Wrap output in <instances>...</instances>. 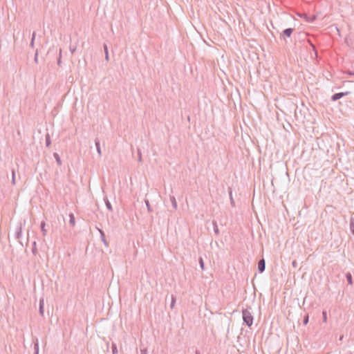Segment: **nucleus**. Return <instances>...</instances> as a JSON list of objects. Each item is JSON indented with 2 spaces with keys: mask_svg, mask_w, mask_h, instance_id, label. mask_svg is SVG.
<instances>
[{
  "mask_svg": "<svg viewBox=\"0 0 354 354\" xmlns=\"http://www.w3.org/2000/svg\"><path fill=\"white\" fill-rule=\"evenodd\" d=\"M230 196L231 204H232V205H234V200H233V198H232V192H231V191L230 192Z\"/></svg>",
  "mask_w": 354,
  "mask_h": 354,
  "instance_id": "31",
  "label": "nucleus"
},
{
  "mask_svg": "<svg viewBox=\"0 0 354 354\" xmlns=\"http://www.w3.org/2000/svg\"><path fill=\"white\" fill-rule=\"evenodd\" d=\"M69 223L71 226H74L75 224V216H74V214L73 213H71L69 214Z\"/></svg>",
  "mask_w": 354,
  "mask_h": 354,
  "instance_id": "9",
  "label": "nucleus"
},
{
  "mask_svg": "<svg viewBox=\"0 0 354 354\" xmlns=\"http://www.w3.org/2000/svg\"><path fill=\"white\" fill-rule=\"evenodd\" d=\"M32 252L34 255H36V254L37 253V247H36V242L34 241L33 243H32Z\"/></svg>",
  "mask_w": 354,
  "mask_h": 354,
  "instance_id": "19",
  "label": "nucleus"
},
{
  "mask_svg": "<svg viewBox=\"0 0 354 354\" xmlns=\"http://www.w3.org/2000/svg\"><path fill=\"white\" fill-rule=\"evenodd\" d=\"M39 353V346H38V343H36L35 344V354H38Z\"/></svg>",
  "mask_w": 354,
  "mask_h": 354,
  "instance_id": "27",
  "label": "nucleus"
},
{
  "mask_svg": "<svg viewBox=\"0 0 354 354\" xmlns=\"http://www.w3.org/2000/svg\"><path fill=\"white\" fill-rule=\"evenodd\" d=\"M199 264H200V267H201V270H203L205 269V264H204V261H203V259L202 257L199 258Z\"/></svg>",
  "mask_w": 354,
  "mask_h": 354,
  "instance_id": "21",
  "label": "nucleus"
},
{
  "mask_svg": "<svg viewBox=\"0 0 354 354\" xmlns=\"http://www.w3.org/2000/svg\"><path fill=\"white\" fill-rule=\"evenodd\" d=\"M212 225H213V227H214V233H215L216 235H218V234H219V230H218V225H217L216 221H213V222H212Z\"/></svg>",
  "mask_w": 354,
  "mask_h": 354,
  "instance_id": "11",
  "label": "nucleus"
},
{
  "mask_svg": "<svg viewBox=\"0 0 354 354\" xmlns=\"http://www.w3.org/2000/svg\"><path fill=\"white\" fill-rule=\"evenodd\" d=\"M348 73L349 75H354V72L348 71Z\"/></svg>",
  "mask_w": 354,
  "mask_h": 354,
  "instance_id": "39",
  "label": "nucleus"
},
{
  "mask_svg": "<svg viewBox=\"0 0 354 354\" xmlns=\"http://www.w3.org/2000/svg\"><path fill=\"white\" fill-rule=\"evenodd\" d=\"M70 50H71V53H73L74 51L75 50V48H72L71 47H70Z\"/></svg>",
  "mask_w": 354,
  "mask_h": 354,
  "instance_id": "37",
  "label": "nucleus"
},
{
  "mask_svg": "<svg viewBox=\"0 0 354 354\" xmlns=\"http://www.w3.org/2000/svg\"><path fill=\"white\" fill-rule=\"evenodd\" d=\"M34 60H35V62H38V52H37V50H36V53H35V57H34Z\"/></svg>",
  "mask_w": 354,
  "mask_h": 354,
  "instance_id": "30",
  "label": "nucleus"
},
{
  "mask_svg": "<svg viewBox=\"0 0 354 354\" xmlns=\"http://www.w3.org/2000/svg\"><path fill=\"white\" fill-rule=\"evenodd\" d=\"M170 201L171 202L172 207L174 209H176L178 207L177 202L176 198L174 196H170Z\"/></svg>",
  "mask_w": 354,
  "mask_h": 354,
  "instance_id": "8",
  "label": "nucleus"
},
{
  "mask_svg": "<svg viewBox=\"0 0 354 354\" xmlns=\"http://www.w3.org/2000/svg\"><path fill=\"white\" fill-rule=\"evenodd\" d=\"M45 226H46V223L44 221H42L41 223V225H40V227H41V230L42 232V234L43 236H46V233H47V231L45 228Z\"/></svg>",
  "mask_w": 354,
  "mask_h": 354,
  "instance_id": "12",
  "label": "nucleus"
},
{
  "mask_svg": "<svg viewBox=\"0 0 354 354\" xmlns=\"http://www.w3.org/2000/svg\"><path fill=\"white\" fill-rule=\"evenodd\" d=\"M138 161L140 162H142V153H141V150L140 149H138Z\"/></svg>",
  "mask_w": 354,
  "mask_h": 354,
  "instance_id": "25",
  "label": "nucleus"
},
{
  "mask_svg": "<svg viewBox=\"0 0 354 354\" xmlns=\"http://www.w3.org/2000/svg\"><path fill=\"white\" fill-rule=\"evenodd\" d=\"M303 322H304V325H306L308 324V315L304 317Z\"/></svg>",
  "mask_w": 354,
  "mask_h": 354,
  "instance_id": "28",
  "label": "nucleus"
},
{
  "mask_svg": "<svg viewBox=\"0 0 354 354\" xmlns=\"http://www.w3.org/2000/svg\"><path fill=\"white\" fill-rule=\"evenodd\" d=\"M12 184L15 185L16 184L15 181V171L14 169H12Z\"/></svg>",
  "mask_w": 354,
  "mask_h": 354,
  "instance_id": "18",
  "label": "nucleus"
},
{
  "mask_svg": "<svg viewBox=\"0 0 354 354\" xmlns=\"http://www.w3.org/2000/svg\"><path fill=\"white\" fill-rule=\"evenodd\" d=\"M346 280L348 281V283L350 284V285H352L353 284V279H352V274H351V272H347L346 274Z\"/></svg>",
  "mask_w": 354,
  "mask_h": 354,
  "instance_id": "13",
  "label": "nucleus"
},
{
  "mask_svg": "<svg viewBox=\"0 0 354 354\" xmlns=\"http://www.w3.org/2000/svg\"><path fill=\"white\" fill-rule=\"evenodd\" d=\"M104 53H105V59L106 60H109V52H108V48H107V46L106 44L104 45Z\"/></svg>",
  "mask_w": 354,
  "mask_h": 354,
  "instance_id": "20",
  "label": "nucleus"
},
{
  "mask_svg": "<svg viewBox=\"0 0 354 354\" xmlns=\"http://www.w3.org/2000/svg\"><path fill=\"white\" fill-rule=\"evenodd\" d=\"M350 230L354 235V218L353 216H351L350 219Z\"/></svg>",
  "mask_w": 354,
  "mask_h": 354,
  "instance_id": "14",
  "label": "nucleus"
},
{
  "mask_svg": "<svg viewBox=\"0 0 354 354\" xmlns=\"http://www.w3.org/2000/svg\"><path fill=\"white\" fill-rule=\"evenodd\" d=\"M111 348H112L113 354H116L118 353V348H117V346L115 344H114V343L112 344Z\"/></svg>",
  "mask_w": 354,
  "mask_h": 354,
  "instance_id": "22",
  "label": "nucleus"
},
{
  "mask_svg": "<svg viewBox=\"0 0 354 354\" xmlns=\"http://www.w3.org/2000/svg\"><path fill=\"white\" fill-rule=\"evenodd\" d=\"M60 52H62V51L60 50ZM60 64H61V53H59V57L57 60V64L60 65Z\"/></svg>",
  "mask_w": 354,
  "mask_h": 354,
  "instance_id": "33",
  "label": "nucleus"
},
{
  "mask_svg": "<svg viewBox=\"0 0 354 354\" xmlns=\"http://www.w3.org/2000/svg\"><path fill=\"white\" fill-rule=\"evenodd\" d=\"M104 201H105V204H106V208L109 210L112 211L113 210L112 205H111V203L109 202V201L106 198L104 199Z\"/></svg>",
  "mask_w": 354,
  "mask_h": 354,
  "instance_id": "16",
  "label": "nucleus"
},
{
  "mask_svg": "<svg viewBox=\"0 0 354 354\" xmlns=\"http://www.w3.org/2000/svg\"><path fill=\"white\" fill-rule=\"evenodd\" d=\"M53 156L55 159L56 160V162L59 166L62 165V160L61 158L57 153H54Z\"/></svg>",
  "mask_w": 354,
  "mask_h": 354,
  "instance_id": "10",
  "label": "nucleus"
},
{
  "mask_svg": "<svg viewBox=\"0 0 354 354\" xmlns=\"http://www.w3.org/2000/svg\"><path fill=\"white\" fill-rule=\"evenodd\" d=\"M19 230H21V228L19 229ZM20 233H21V231H19V232L17 233V238L19 237Z\"/></svg>",
  "mask_w": 354,
  "mask_h": 354,
  "instance_id": "38",
  "label": "nucleus"
},
{
  "mask_svg": "<svg viewBox=\"0 0 354 354\" xmlns=\"http://www.w3.org/2000/svg\"><path fill=\"white\" fill-rule=\"evenodd\" d=\"M176 303V297L174 295H171V302L170 304L171 308H173Z\"/></svg>",
  "mask_w": 354,
  "mask_h": 354,
  "instance_id": "24",
  "label": "nucleus"
},
{
  "mask_svg": "<svg viewBox=\"0 0 354 354\" xmlns=\"http://www.w3.org/2000/svg\"><path fill=\"white\" fill-rule=\"evenodd\" d=\"M44 299H41L40 301H39V306H43L44 307Z\"/></svg>",
  "mask_w": 354,
  "mask_h": 354,
  "instance_id": "32",
  "label": "nucleus"
},
{
  "mask_svg": "<svg viewBox=\"0 0 354 354\" xmlns=\"http://www.w3.org/2000/svg\"><path fill=\"white\" fill-rule=\"evenodd\" d=\"M350 93H351L350 91L335 93L331 96V100L333 102L337 101V100H339L340 98H342L346 95H348Z\"/></svg>",
  "mask_w": 354,
  "mask_h": 354,
  "instance_id": "2",
  "label": "nucleus"
},
{
  "mask_svg": "<svg viewBox=\"0 0 354 354\" xmlns=\"http://www.w3.org/2000/svg\"><path fill=\"white\" fill-rule=\"evenodd\" d=\"M292 266H293V267H297V261H292Z\"/></svg>",
  "mask_w": 354,
  "mask_h": 354,
  "instance_id": "36",
  "label": "nucleus"
},
{
  "mask_svg": "<svg viewBox=\"0 0 354 354\" xmlns=\"http://www.w3.org/2000/svg\"><path fill=\"white\" fill-rule=\"evenodd\" d=\"M95 144L97 151L98 154L100 156L102 154L100 143V140L97 138H96L95 140Z\"/></svg>",
  "mask_w": 354,
  "mask_h": 354,
  "instance_id": "7",
  "label": "nucleus"
},
{
  "mask_svg": "<svg viewBox=\"0 0 354 354\" xmlns=\"http://www.w3.org/2000/svg\"><path fill=\"white\" fill-rule=\"evenodd\" d=\"M141 354H147V350L146 348L142 349Z\"/></svg>",
  "mask_w": 354,
  "mask_h": 354,
  "instance_id": "34",
  "label": "nucleus"
},
{
  "mask_svg": "<svg viewBox=\"0 0 354 354\" xmlns=\"http://www.w3.org/2000/svg\"><path fill=\"white\" fill-rule=\"evenodd\" d=\"M266 269V261L264 259H261L258 262V270L260 273L264 272Z\"/></svg>",
  "mask_w": 354,
  "mask_h": 354,
  "instance_id": "3",
  "label": "nucleus"
},
{
  "mask_svg": "<svg viewBox=\"0 0 354 354\" xmlns=\"http://www.w3.org/2000/svg\"><path fill=\"white\" fill-rule=\"evenodd\" d=\"M39 314L41 315V316H44V307L43 306H39Z\"/></svg>",
  "mask_w": 354,
  "mask_h": 354,
  "instance_id": "29",
  "label": "nucleus"
},
{
  "mask_svg": "<svg viewBox=\"0 0 354 354\" xmlns=\"http://www.w3.org/2000/svg\"><path fill=\"white\" fill-rule=\"evenodd\" d=\"M250 310V307L242 310V317L243 323L249 328H250L252 326L254 320V317L252 315Z\"/></svg>",
  "mask_w": 354,
  "mask_h": 354,
  "instance_id": "1",
  "label": "nucleus"
},
{
  "mask_svg": "<svg viewBox=\"0 0 354 354\" xmlns=\"http://www.w3.org/2000/svg\"><path fill=\"white\" fill-rule=\"evenodd\" d=\"M98 230H99L100 234V238H101L102 241L104 243V244L106 246H108V242H107V241L106 239L105 234H104V231L100 230V229H98Z\"/></svg>",
  "mask_w": 354,
  "mask_h": 354,
  "instance_id": "6",
  "label": "nucleus"
},
{
  "mask_svg": "<svg viewBox=\"0 0 354 354\" xmlns=\"http://www.w3.org/2000/svg\"><path fill=\"white\" fill-rule=\"evenodd\" d=\"M195 354H201L200 352L198 351H196V353Z\"/></svg>",
  "mask_w": 354,
  "mask_h": 354,
  "instance_id": "40",
  "label": "nucleus"
},
{
  "mask_svg": "<svg viewBox=\"0 0 354 354\" xmlns=\"http://www.w3.org/2000/svg\"><path fill=\"white\" fill-rule=\"evenodd\" d=\"M303 17L309 23H313L316 19L315 15L309 16L307 14H304Z\"/></svg>",
  "mask_w": 354,
  "mask_h": 354,
  "instance_id": "5",
  "label": "nucleus"
},
{
  "mask_svg": "<svg viewBox=\"0 0 354 354\" xmlns=\"http://www.w3.org/2000/svg\"><path fill=\"white\" fill-rule=\"evenodd\" d=\"M310 46H312L313 50L315 51V54L317 55V50L315 49V46L311 43H310Z\"/></svg>",
  "mask_w": 354,
  "mask_h": 354,
  "instance_id": "35",
  "label": "nucleus"
},
{
  "mask_svg": "<svg viewBox=\"0 0 354 354\" xmlns=\"http://www.w3.org/2000/svg\"><path fill=\"white\" fill-rule=\"evenodd\" d=\"M51 144L50 138L48 133L46 136V145L48 147Z\"/></svg>",
  "mask_w": 354,
  "mask_h": 354,
  "instance_id": "17",
  "label": "nucleus"
},
{
  "mask_svg": "<svg viewBox=\"0 0 354 354\" xmlns=\"http://www.w3.org/2000/svg\"><path fill=\"white\" fill-rule=\"evenodd\" d=\"M145 203H146L148 212H152V208H151V207L150 205L149 201L148 200H145Z\"/></svg>",
  "mask_w": 354,
  "mask_h": 354,
  "instance_id": "23",
  "label": "nucleus"
},
{
  "mask_svg": "<svg viewBox=\"0 0 354 354\" xmlns=\"http://www.w3.org/2000/svg\"><path fill=\"white\" fill-rule=\"evenodd\" d=\"M35 37H36V32H32V35L31 41H30V46L32 48H34Z\"/></svg>",
  "mask_w": 354,
  "mask_h": 354,
  "instance_id": "15",
  "label": "nucleus"
},
{
  "mask_svg": "<svg viewBox=\"0 0 354 354\" xmlns=\"http://www.w3.org/2000/svg\"><path fill=\"white\" fill-rule=\"evenodd\" d=\"M322 315H323V321L324 322H326V321H327V313H326V311H323L322 312Z\"/></svg>",
  "mask_w": 354,
  "mask_h": 354,
  "instance_id": "26",
  "label": "nucleus"
},
{
  "mask_svg": "<svg viewBox=\"0 0 354 354\" xmlns=\"http://www.w3.org/2000/svg\"><path fill=\"white\" fill-rule=\"evenodd\" d=\"M293 30H294V29L291 28L285 29L281 33V37H290L291 36L292 33L293 32Z\"/></svg>",
  "mask_w": 354,
  "mask_h": 354,
  "instance_id": "4",
  "label": "nucleus"
}]
</instances>
